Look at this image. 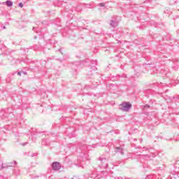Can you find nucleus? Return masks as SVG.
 I'll return each instance as SVG.
<instances>
[{
	"mask_svg": "<svg viewBox=\"0 0 179 179\" xmlns=\"http://www.w3.org/2000/svg\"><path fill=\"white\" fill-rule=\"evenodd\" d=\"M132 107V105L129 102H124L120 105V110L122 111H129L131 110V108Z\"/></svg>",
	"mask_w": 179,
	"mask_h": 179,
	"instance_id": "nucleus-1",
	"label": "nucleus"
},
{
	"mask_svg": "<svg viewBox=\"0 0 179 179\" xmlns=\"http://www.w3.org/2000/svg\"><path fill=\"white\" fill-rule=\"evenodd\" d=\"M52 170H55V171L59 170L61 169V164L57 162H53L52 165Z\"/></svg>",
	"mask_w": 179,
	"mask_h": 179,
	"instance_id": "nucleus-2",
	"label": "nucleus"
},
{
	"mask_svg": "<svg viewBox=\"0 0 179 179\" xmlns=\"http://www.w3.org/2000/svg\"><path fill=\"white\" fill-rule=\"evenodd\" d=\"M110 26H112V27H117V26H118V22H115L114 20H111Z\"/></svg>",
	"mask_w": 179,
	"mask_h": 179,
	"instance_id": "nucleus-3",
	"label": "nucleus"
},
{
	"mask_svg": "<svg viewBox=\"0 0 179 179\" xmlns=\"http://www.w3.org/2000/svg\"><path fill=\"white\" fill-rule=\"evenodd\" d=\"M6 4L7 5V6H12V5H13V3L11 1H9L8 0L6 2Z\"/></svg>",
	"mask_w": 179,
	"mask_h": 179,
	"instance_id": "nucleus-4",
	"label": "nucleus"
},
{
	"mask_svg": "<svg viewBox=\"0 0 179 179\" xmlns=\"http://www.w3.org/2000/svg\"><path fill=\"white\" fill-rule=\"evenodd\" d=\"M19 6H20V8H22L23 6V3H20Z\"/></svg>",
	"mask_w": 179,
	"mask_h": 179,
	"instance_id": "nucleus-5",
	"label": "nucleus"
},
{
	"mask_svg": "<svg viewBox=\"0 0 179 179\" xmlns=\"http://www.w3.org/2000/svg\"><path fill=\"white\" fill-rule=\"evenodd\" d=\"M17 75H18L19 76H22V73L18 72V73H17Z\"/></svg>",
	"mask_w": 179,
	"mask_h": 179,
	"instance_id": "nucleus-6",
	"label": "nucleus"
},
{
	"mask_svg": "<svg viewBox=\"0 0 179 179\" xmlns=\"http://www.w3.org/2000/svg\"><path fill=\"white\" fill-rule=\"evenodd\" d=\"M99 5H100V6H104V3H100Z\"/></svg>",
	"mask_w": 179,
	"mask_h": 179,
	"instance_id": "nucleus-7",
	"label": "nucleus"
},
{
	"mask_svg": "<svg viewBox=\"0 0 179 179\" xmlns=\"http://www.w3.org/2000/svg\"><path fill=\"white\" fill-rule=\"evenodd\" d=\"M24 75H27V73H26V72H24Z\"/></svg>",
	"mask_w": 179,
	"mask_h": 179,
	"instance_id": "nucleus-8",
	"label": "nucleus"
},
{
	"mask_svg": "<svg viewBox=\"0 0 179 179\" xmlns=\"http://www.w3.org/2000/svg\"><path fill=\"white\" fill-rule=\"evenodd\" d=\"M145 107H148V108H149V106H148V105H146Z\"/></svg>",
	"mask_w": 179,
	"mask_h": 179,
	"instance_id": "nucleus-9",
	"label": "nucleus"
},
{
	"mask_svg": "<svg viewBox=\"0 0 179 179\" xmlns=\"http://www.w3.org/2000/svg\"><path fill=\"white\" fill-rule=\"evenodd\" d=\"M14 163H15V164H16V162L15 161L14 162Z\"/></svg>",
	"mask_w": 179,
	"mask_h": 179,
	"instance_id": "nucleus-10",
	"label": "nucleus"
},
{
	"mask_svg": "<svg viewBox=\"0 0 179 179\" xmlns=\"http://www.w3.org/2000/svg\"><path fill=\"white\" fill-rule=\"evenodd\" d=\"M3 29H6V27H3Z\"/></svg>",
	"mask_w": 179,
	"mask_h": 179,
	"instance_id": "nucleus-11",
	"label": "nucleus"
},
{
	"mask_svg": "<svg viewBox=\"0 0 179 179\" xmlns=\"http://www.w3.org/2000/svg\"><path fill=\"white\" fill-rule=\"evenodd\" d=\"M116 149H120V148H116Z\"/></svg>",
	"mask_w": 179,
	"mask_h": 179,
	"instance_id": "nucleus-12",
	"label": "nucleus"
}]
</instances>
